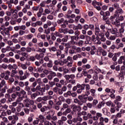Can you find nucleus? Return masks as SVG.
<instances>
[{"instance_id": "f257e3e1", "label": "nucleus", "mask_w": 125, "mask_h": 125, "mask_svg": "<svg viewBox=\"0 0 125 125\" xmlns=\"http://www.w3.org/2000/svg\"><path fill=\"white\" fill-rule=\"evenodd\" d=\"M84 89H85V84L83 83L81 84L79 83L77 84L76 86H74L72 88L73 91H76V90H77V93L78 94H81V93L83 92V90H84Z\"/></svg>"}, {"instance_id": "f03ea898", "label": "nucleus", "mask_w": 125, "mask_h": 125, "mask_svg": "<svg viewBox=\"0 0 125 125\" xmlns=\"http://www.w3.org/2000/svg\"><path fill=\"white\" fill-rule=\"evenodd\" d=\"M97 41H98V44H101V42H106L105 35L103 32L98 34L97 35Z\"/></svg>"}, {"instance_id": "7ed1b4c3", "label": "nucleus", "mask_w": 125, "mask_h": 125, "mask_svg": "<svg viewBox=\"0 0 125 125\" xmlns=\"http://www.w3.org/2000/svg\"><path fill=\"white\" fill-rule=\"evenodd\" d=\"M100 15L103 16V19L104 21H106L108 19V16H110V11H107L104 12L103 10H101L100 12Z\"/></svg>"}, {"instance_id": "20e7f679", "label": "nucleus", "mask_w": 125, "mask_h": 125, "mask_svg": "<svg viewBox=\"0 0 125 125\" xmlns=\"http://www.w3.org/2000/svg\"><path fill=\"white\" fill-rule=\"evenodd\" d=\"M78 98L83 103H86L87 101V95H81L78 96Z\"/></svg>"}, {"instance_id": "39448f33", "label": "nucleus", "mask_w": 125, "mask_h": 125, "mask_svg": "<svg viewBox=\"0 0 125 125\" xmlns=\"http://www.w3.org/2000/svg\"><path fill=\"white\" fill-rule=\"evenodd\" d=\"M71 107L73 108L72 110L73 112H76L77 111L80 112L81 110H82V107L81 106H78L76 104H72Z\"/></svg>"}, {"instance_id": "423d86ee", "label": "nucleus", "mask_w": 125, "mask_h": 125, "mask_svg": "<svg viewBox=\"0 0 125 125\" xmlns=\"http://www.w3.org/2000/svg\"><path fill=\"white\" fill-rule=\"evenodd\" d=\"M119 13H120V14L124 13V11L122 8H119L116 10L115 13L114 14V16H115L116 17H119L120 16Z\"/></svg>"}, {"instance_id": "0eeeda50", "label": "nucleus", "mask_w": 125, "mask_h": 125, "mask_svg": "<svg viewBox=\"0 0 125 125\" xmlns=\"http://www.w3.org/2000/svg\"><path fill=\"white\" fill-rule=\"evenodd\" d=\"M64 78L66 79V80H70L71 79V80H73L76 78V76H75L74 74H71L70 75H65Z\"/></svg>"}, {"instance_id": "6e6552de", "label": "nucleus", "mask_w": 125, "mask_h": 125, "mask_svg": "<svg viewBox=\"0 0 125 125\" xmlns=\"http://www.w3.org/2000/svg\"><path fill=\"white\" fill-rule=\"evenodd\" d=\"M85 40L86 41H87L86 43H88V44H90V43H91V37L87 35L85 36Z\"/></svg>"}, {"instance_id": "1a4fd4ad", "label": "nucleus", "mask_w": 125, "mask_h": 125, "mask_svg": "<svg viewBox=\"0 0 125 125\" xmlns=\"http://www.w3.org/2000/svg\"><path fill=\"white\" fill-rule=\"evenodd\" d=\"M91 67V66H90V65L87 64L86 65H83L82 66V68H83V71H85V70H86V69H90Z\"/></svg>"}, {"instance_id": "9d476101", "label": "nucleus", "mask_w": 125, "mask_h": 125, "mask_svg": "<svg viewBox=\"0 0 125 125\" xmlns=\"http://www.w3.org/2000/svg\"><path fill=\"white\" fill-rule=\"evenodd\" d=\"M36 119H39L41 121V123L44 122V117L42 115H39V117Z\"/></svg>"}, {"instance_id": "9b49d317", "label": "nucleus", "mask_w": 125, "mask_h": 125, "mask_svg": "<svg viewBox=\"0 0 125 125\" xmlns=\"http://www.w3.org/2000/svg\"><path fill=\"white\" fill-rule=\"evenodd\" d=\"M92 4L93 6H97L96 5H98V6H99V5H100V2H97V1L95 0L93 1Z\"/></svg>"}, {"instance_id": "f8f14e48", "label": "nucleus", "mask_w": 125, "mask_h": 125, "mask_svg": "<svg viewBox=\"0 0 125 125\" xmlns=\"http://www.w3.org/2000/svg\"><path fill=\"white\" fill-rule=\"evenodd\" d=\"M71 110L70 108H67L64 112H63V115L64 116H67V114H69L70 113Z\"/></svg>"}, {"instance_id": "ddd939ff", "label": "nucleus", "mask_w": 125, "mask_h": 125, "mask_svg": "<svg viewBox=\"0 0 125 125\" xmlns=\"http://www.w3.org/2000/svg\"><path fill=\"white\" fill-rule=\"evenodd\" d=\"M47 109H49V106H44L41 108V112H43L45 111H47Z\"/></svg>"}, {"instance_id": "4468645a", "label": "nucleus", "mask_w": 125, "mask_h": 125, "mask_svg": "<svg viewBox=\"0 0 125 125\" xmlns=\"http://www.w3.org/2000/svg\"><path fill=\"white\" fill-rule=\"evenodd\" d=\"M96 41H97V36H95V35H92V37H91V41L95 42Z\"/></svg>"}, {"instance_id": "2eb2a0df", "label": "nucleus", "mask_w": 125, "mask_h": 125, "mask_svg": "<svg viewBox=\"0 0 125 125\" xmlns=\"http://www.w3.org/2000/svg\"><path fill=\"white\" fill-rule=\"evenodd\" d=\"M68 107H69V105H68V104H63V108H61V111L62 112H63V111H64V109H67V108H68Z\"/></svg>"}, {"instance_id": "dca6fc26", "label": "nucleus", "mask_w": 125, "mask_h": 125, "mask_svg": "<svg viewBox=\"0 0 125 125\" xmlns=\"http://www.w3.org/2000/svg\"><path fill=\"white\" fill-rule=\"evenodd\" d=\"M64 21H65V19H64V18H62L60 20H58L57 21V23L60 25V24H62Z\"/></svg>"}, {"instance_id": "f3484780", "label": "nucleus", "mask_w": 125, "mask_h": 125, "mask_svg": "<svg viewBox=\"0 0 125 125\" xmlns=\"http://www.w3.org/2000/svg\"><path fill=\"white\" fill-rule=\"evenodd\" d=\"M5 84V81L3 80L0 83V90L1 87H3V86Z\"/></svg>"}, {"instance_id": "a211bd4d", "label": "nucleus", "mask_w": 125, "mask_h": 125, "mask_svg": "<svg viewBox=\"0 0 125 125\" xmlns=\"http://www.w3.org/2000/svg\"><path fill=\"white\" fill-rule=\"evenodd\" d=\"M49 51H50V52H51V51H53V52L56 51V50H57V49L56 48V47L53 46L51 48H49Z\"/></svg>"}, {"instance_id": "6ab92c4d", "label": "nucleus", "mask_w": 125, "mask_h": 125, "mask_svg": "<svg viewBox=\"0 0 125 125\" xmlns=\"http://www.w3.org/2000/svg\"><path fill=\"white\" fill-rule=\"evenodd\" d=\"M112 7L115 8L116 9L120 8V5L118 3H115L113 5H112Z\"/></svg>"}, {"instance_id": "aec40b11", "label": "nucleus", "mask_w": 125, "mask_h": 125, "mask_svg": "<svg viewBox=\"0 0 125 125\" xmlns=\"http://www.w3.org/2000/svg\"><path fill=\"white\" fill-rule=\"evenodd\" d=\"M8 25H9V22L6 21L5 23V24L1 25V27L2 28H5V26H6V27H7V26H8Z\"/></svg>"}, {"instance_id": "412c9836", "label": "nucleus", "mask_w": 125, "mask_h": 125, "mask_svg": "<svg viewBox=\"0 0 125 125\" xmlns=\"http://www.w3.org/2000/svg\"><path fill=\"white\" fill-rule=\"evenodd\" d=\"M38 93H33V94L31 95L32 99H35V98H36V96H38Z\"/></svg>"}, {"instance_id": "4be33fe9", "label": "nucleus", "mask_w": 125, "mask_h": 125, "mask_svg": "<svg viewBox=\"0 0 125 125\" xmlns=\"http://www.w3.org/2000/svg\"><path fill=\"white\" fill-rule=\"evenodd\" d=\"M71 39L75 41H78V40H80V37L79 36H72Z\"/></svg>"}, {"instance_id": "5701e85b", "label": "nucleus", "mask_w": 125, "mask_h": 125, "mask_svg": "<svg viewBox=\"0 0 125 125\" xmlns=\"http://www.w3.org/2000/svg\"><path fill=\"white\" fill-rule=\"evenodd\" d=\"M14 66H16V64H14L13 65H12L10 64L8 65V69H9V70H11V69H13Z\"/></svg>"}, {"instance_id": "b1692460", "label": "nucleus", "mask_w": 125, "mask_h": 125, "mask_svg": "<svg viewBox=\"0 0 125 125\" xmlns=\"http://www.w3.org/2000/svg\"><path fill=\"white\" fill-rule=\"evenodd\" d=\"M3 62L4 63H9V60H8V59L7 58H4L3 59Z\"/></svg>"}, {"instance_id": "393cba45", "label": "nucleus", "mask_w": 125, "mask_h": 125, "mask_svg": "<svg viewBox=\"0 0 125 125\" xmlns=\"http://www.w3.org/2000/svg\"><path fill=\"white\" fill-rule=\"evenodd\" d=\"M119 76L120 78H123L125 76L124 71L121 70V73L119 74Z\"/></svg>"}, {"instance_id": "a878e982", "label": "nucleus", "mask_w": 125, "mask_h": 125, "mask_svg": "<svg viewBox=\"0 0 125 125\" xmlns=\"http://www.w3.org/2000/svg\"><path fill=\"white\" fill-rule=\"evenodd\" d=\"M71 60H72V57H70V56H68L67 57V60H64L63 62L66 63V62H68V61H71Z\"/></svg>"}, {"instance_id": "bb28decb", "label": "nucleus", "mask_w": 125, "mask_h": 125, "mask_svg": "<svg viewBox=\"0 0 125 125\" xmlns=\"http://www.w3.org/2000/svg\"><path fill=\"white\" fill-rule=\"evenodd\" d=\"M15 63V60L12 58L9 59V63Z\"/></svg>"}, {"instance_id": "cd10ccee", "label": "nucleus", "mask_w": 125, "mask_h": 125, "mask_svg": "<svg viewBox=\"0 0 125 125\" xmlns=\"http://www.w3.org/2000/svg\"><path fill=\"white\" fill-rule=\"evenodd\" d=\"M85 86H86L85 87L86 90H89V89H90V86L89 85V84H85Z\"/></svg>"}, {"instance_id": "c85d7f7f", "label": "nucleus", "mask_w": 125, "mask_h": 125, "mask_svg": "<svg viewBox=\"0 0 125 125\" xmlns=\"http://www.w3.org/2000/svg\"><path fill=\"white\" fill-rule=\"evenodd\" d=\"M20 30H23V31H24V30H26V25H21V26H20Z\"/></svg>"}, {"instance_id": "c756f323", "label": "nucleus", "mask_w": 125, "mask_h": 125, "mask_svg": "<svg viewBox=\"0 0 125 125\" xmlns=\"http://www.w3.org/2000/svg\"><path fill=\"white\" fill-rule=\"evenodd\" d=\"M25 32L23 30H20L19 34L20 36H23L25 34Z\"/></svg>"}, {"instance_id": "7c9ffc66", "label": "nucleus", "mask_w": 125, "mask_h": 125, "mask_svg": "<svg viewBox=\"0 0 125 125\" xmlns=\"http://www.w3.org/2000/svg\"><path fill=\"white\" fill-rule=\"evenodd\" d=\"M7 67H8V65L6 63L2 64V68H3V69H7Z\"/></svg>"}, {"instance_id": "2f4dec72", "label": "nucleus", "mask_w": 125, "mask_h": 125, "mask_svg": "<svg viewBox=\"0 0 125 125\" xmlns=\"http://www.w3.org/2000/svg\"><path fill=\"white\" fill-rule=\"evenodd\" d=\"M95 33H97L98 34H99V32H100V29L98 27H96L95 28Z\"/></svg>"}, {"instance_id": "473e14b6", "label": "nucleus", "mask_w": 125, "mask_h": 125, "mask_svg": "<svg viewBox=\"0 0 125 125\" xmlns=\"http://www.w3.org/2000/svg\"><path fill=\"white\" fill-rule=\"evenodd\" d=\"M7 50H8V49L3 48L1 49V52L2 53H5Z\"/></svg>"}, {"instance_id": "72a5a7b5", "label": "nucleus", "mask_w": 125, "mask_h": 125, "mask_svg": "<svg viewBox=\"0 0 125 125\" xmlns=\"http://www.w3.org/2000/svg\"><path fill=\"white\" fill-rule=\"evenodd\" d=\"M45 34H46V35H48V34H50V29L48 28L47 30H45Z\"/></svg>"}, {"instance_id": "f704fd0d", "label": "nucleus", "mask_w": 125, "mask_h": 125, "mask_svg": "<svg viewBox=\"0 0 125 125\" xmlns=\"http://www.w3.org/2000/svg\"><path fill=\"white\" fill-rule=\"evenodd\" d=\"M39 122H40V119H37L36 120H35V121L33 122V125H38V124H39Z\"/></svg>"}, {"instance_id": "c9c22d12", "label": "nucleus", "mask_w": 125, "mask_h": 125, "mask_svg": "<svg viewBox=\"0 0 125 125\" xmlns=\"http://www.w3.org/2000/svg\"><path fill=\"white\" fill-rule=\"evenodd\" d=\"M49 83L50 84V85H51V87H52V86H53V85H55V82H49Z\"/></svg>"}, {"instance_id": "e433bc0d", "label": "nucleus", "mask_w": 125, "mask_h": 125, "mask_svg": "<svg viewBox=\"0 0 125 125\" xmlns=\"http://www.w3.org/2000/svg\"><path fill=\"white\" fill-rule=\"evenodd\" d=\"M26 50L27 52H31V51H32V48L30 47L29 46H28L26 47Z\"/></svg>"}, {"instance_id": "4c0bfd02", "label": "nucleus", "mask_w": 125, "mask_h": 125, "mask_svg": "<svg viewBox=\"0 0 125 125\" xmlns=\"http://www.w3.org/2000/svg\"><path fill=\"white\" fill-rule=\"evenodd\" d=\"M83 27L84 30H88V29H89V26L87 24H85Z\"/></svg>"}, {"instance_id": "58836bf2", "label": "nucleus", "mask_w": 125, "mask_h": 125, "mask_svg": "<svg viewBox=\"0 0 125 125\" xmlns=\"http://www.w3.org/2000/svg\"><path fill=\"white\" fill-rule=\"evenodd\" d=\"M98 103V100H94L93 102V105L96 106V104Z\"/></svg>"}, {"instance_id": "ea45409f", "label": "nucleus", "mask_w": 125, "mask_h": 125, "mask_svg": "<svg viewBox=\"0 0 125 125\" xmlns=\"http://www.w3.org/2000/svg\"><path fill=\"white\" fill-rule=\"evenodd\" d=\"M88 16H90V17L91 16H93V15H94V14L93 13V12L92 11L88 12Z\"/></svg>"}, {"instance_id": "a19ab883", "label": "nucleus", "mask_w": 125, "mask_h": 125, "mask_svg": "<svg viewBox=\"0 0 125 125\" xmlns=\"http://www.w3.org/2000/svg\"><path fill=\"white\" fill-rule=\"evenodd\" d=\"M39 7H39V6H34L32 8V9H33V10H34L35 11H38V10H39Z\"/></svg>"}, {"instance_id": "79ce46f5", "label": "nucleus", "mask_w": 125, "mask_h": 125, "mask_svg": "<svg viewBox=\"0 0 125 125\" xmlns=\"http://www.w3.org/2000/svg\"><path fill=\"white\" fill-rule=\"evenodd\" d=\"M37 26L38 25L39 26H41L42 25V21H37L36 22Z\"/></svg>"}, {"instance_id": "37998d69", "label": "nucleus", "mask_w": 125, "mask_h": 125, "mask_svg": "<svg viewBox=\"0 0 125 125\" xmlns=\"http://www.w3.org/2000/svg\"><path fill=\"white\" fill-rule=\"evenodd\" d=\"M120 47H124V44L122 43H120L119 45H118V47H116V48L117 49H119V48H120Z\"/></svg>"}, {"instance_id": "c03bdc74", "label": "nucleus", "mask_w": 125, "mask_h": 125, "mask_svg": "<svg viewBox=\"0 0 125 125\" xmlns=\"http://www.w3.org/2000/svg\"><path fill=\"white\" fill-rule=\"evenodd\" d=\"M26 79H27V76L24 75L23 76H21L20 78V80L21 81H23V80H26Z\"/></svg>"}, {"instance_id": "a18cd8bd", "label": "nucleus", "mask_w": 125, "mask_h": 125, "mask_svg": "<svg viewBox=\"0 0 125 125\" xmlns=\"http://www.w3.org/2000/svg\"><path fill=\"white\" fill-rule=\"evenodd\" d=\"M114 55H115L116 57H119L121 56V52H119L118 53H114Z\"/></svg>"}, {"instance_id": "49530a36", "label": "nucleus", "mask_w": 125, "mask_h": 125, "mask_svg": "<svg viewBox=\"0 0 125 125\" xmlns=\"http://www.w3.org/2000/svg\"><path fill=\"white\" fill-rule=\"evenodd\" d=\"M89 28L91 30H94V25H93V24H89Z\"/></svg>"}, {"instance_id": "de8ad7c7", "label": "nucleus", "mask_w": 125, "mask_h": 125, "mask_svg": "<svg viewBox=\"0 0 125 125\" xmlns=\"http://www.w3.org/2000/svg\"><path fill=\"white\" fill-rule=\"evenodd\" d=\"M32 36H33V34H32L30 35H27L26 38H27V40H31V39H32Z\"/></svg>"}, {"instance_id": "09e8293b", "label": "nucleus", "mask_w": 125, "mask_h": 125, "mask_svg": "<svg viewBox=\"0 0 125 125\" xmlns=\"http://www.w3.org/2000/svg\"><path fill=\"white\" fill-rule=\"evenodd\" d=\"M5 21H9L10 20V17L9 16H6L4 17Z\"/></svg>"}, {"instance_id": "8fccbe9b", "label": "nucleus", "mask_w": 125, "mask_h": 125, "mask_svg": "<svg viewBox=\"0 0 125 125\" xmlns=\"http://www.w3.org/2000/svg\"><path fill=\"white\" fill-rule=\"evenodd\" d=\"M85 70H83L82 72V74L83 75V76H84V77H86L87 76V72L85 71Z\"/></svg>"}, {"instance_id": "3c124183", "label": "nucleus", "mask_w": 125, "mask_h": 125, "mask_svg": "<svg viewBox=\"0 0 125 125\" xmlns=\"http://www.w3.org/2000/svg\"><path fill=\"white\" fill-rule=\"evenodd\" d=\"M41 20L42 22H45L46 21V17L44 16L42 17Z\"/></svg>"}, {"instance_id": "603ef678", "label": "nucleus", "mask_w": 125, "mask_h": 125, "mask_svg": "<svg viewBox=\"0 0 125 125\" xmlns=\"http://www.w3.org/2000/svg\"><path fill=\"white\" fill-rule=\"evenodd\" d=\"M11 97L14 100V99H15V98H16V97H17V96L16 95V94H12L11 95Z\"/></svg>"}, {"instance_id": "864d4df0", "label": "nucleus", "mask_w": 125, "mask_h": 125, "mask_svg": "<svg viewBox=\"0 0 125 125\" xmlns=\"http://www.w3.org/2000/svg\"><path fill=\"white\" fill-rule=\"evenodd\" d=\"M118 64H122V63H123V59L121 58V57H120V59L118 60Z\"/></svg>"}, {"instance_id": "5fc2aeb1", "label": "nucleus", "mask_w": 125, "mask_h": 125, "mask_svg": "<svg viewBox=\"0 0 125 125\" xmlns=\"http://www.w3.org/2000/svg\"><path fill=\"white\" fill-rule=\"evenodd\" d=\"M113 55H114V54H113V53L109 52L108 53V57H109V58H112V57H113Z\"/></svg>"}, {"instance_id": "6e6d98bb", "label": "nucleus", "mask_w": 125, "mask_h": 125, "mask_svg": "<svg viewBox=\"0 0 125 125\" xmlns=\"http://www.w3.org/2000/svg\"><path fill=\"white\" fill-rule=\"evenodd\" d=\"M120 67L121 66L120 65H117L115 68L116 71H120V70H121Z\"/></svg>"}, {"instance_id": "4d7b16f0", "label": "nucleus", "mask_w": 125, "mask_h": 125, "mask_svg": "<svg viewBox=\"0 0 125 125\" xmlns=\"http://www.w3.org/2000/svg\"><path fill=\"white\" fill-rule=\"evenodd\" d=\"M21 67L22 69H23V70H26V69H27V66H26L25 64H21Z\"/></svg>"}, {"instance_id": "13d9d810", "label": "nucleus", "mask_w": 125, "mask_h": 125, "mask_svg": "<svg viewBox=\"0 0 125 125\" xmlns=\"http://www.w3.org/2000/svg\"><path fill=\"white\" fill-rule=\"evenodd\" d=\"M107 8L108 6H107L106 5H104L102 6V9L104 11L107 10Z\"/></svg>"}, {"instance_id": "bf43d9fd", "label": "nucleus", "mask_w": 125, "mask_h": 125, "mask_svg": "<svg viewBox=\"0 0 125 125\" xmlns=\"http://www.w3.org/2000/svg\"><path fill=\"white\" fill-rule=\"evenodd\" d=\"M62 122H65V121H67V117L65 116H62Z\"/></svg>"}, {"instance_id": "052dcab7", "label": "nucleus", "mask_w": 125, "mask_h": 125, "mask_svg": "<svg viewBox=\"0 0 125 125\" xmlns=\"http://www.w3.org/2000/svg\"><path fill=\"white\" fill-rule=\"evenodd\" d=\"M50 75L53 77H55L56 76V73L54 72L51 71Z\"/></svg>"}, {"instance_id": "680f3d73", "label": "nucleus", "mask_w": 125, "mask_h": 125, "mask_svg": "<svg viewBox=\"0 0 125 125\" xmlns=\"http://www.w3.org/2000/svg\"><path fill=\"white\" fill-rule=\"evenodd\" d=\"M119 19L120 21H124V17L121 16L120 17H117Z\"/></svg>"}, {"instance_id": "e2e57ef3", "label": "nucleus", "mask_w": 125, "mask_h": 125, "mask_svg": "<svg viewBox=\"0 0 125 125\" xmlns=\"http://www.w3.org/2000/svg\"><path fill=\"white\" fill-rule=\"evenodd\" d=\"M117 17H116L115 16V15H114V16H111V17H110V20H111V21H113V20H115V18H116Z\"/></svg>"}, {"instance_id": "0e129e2a", "label": "nucleus", "mask_w": 125, "mask_h": 125, "mask_svg": "<svg viewBox=\"0 0 125 125\" xmlns=\"http://www.w3.org/2000/svg\"><path fill=\"white\" fill-rule=\"evenodd\" d=\"M47 19H49V20H52V19H53V16L48 15L47 16Z\"/></svg>"}, {"instance_id": "69168bd1", "label": "nucleus", "mask_w": 125, "mask_h": 125, "mask_svg": "<svg viewBox=\"0 0 125 125\" xmlns=\"http://www.w3.org/2000/svg\"><path fill=\"white\" fill-rule=\"evenodd\" d=\"M19 85L21 87H23V86H24V82H20Z\"/></svg>"}, {"instance_id": "338daca9", "label": "nucleus", "mask_w": 125, "mask_h": 125, "mask_svg": "<svg viewBox=\"0 0 125 125\" xmlns=\"http://www.w3.org/2000/svg\"><path fill=\"white\" fill-rule=\"evenodd\" d=\"M83 76V73H78L77 75V78H82Z\"/></svg>"}, {"instance_id": "774afa93", "label": "nucleus", "mask_w": 125, "mask_h": 125, "mask_svg": "<svg viewBox=\"0 0 125 125\" xmlns=\"http://www.w3.org/2000/svg\"><path fill=\"white\" fill-rule=\"evenodd\" d=\"M116 100H117V101H121V96H118L116 97Z\"/></svg>"}]
</instances>
